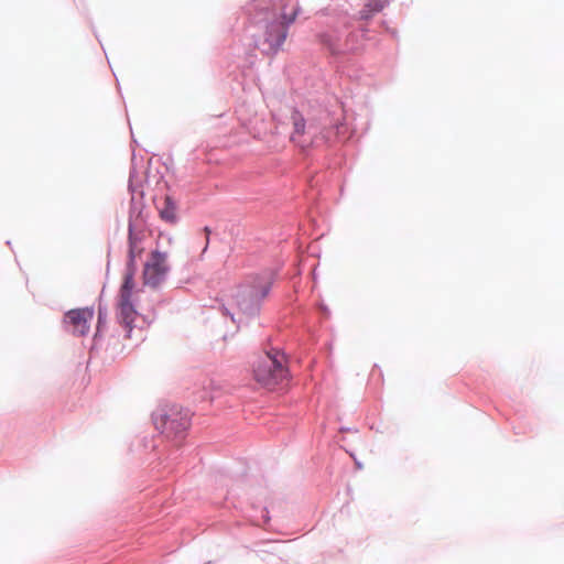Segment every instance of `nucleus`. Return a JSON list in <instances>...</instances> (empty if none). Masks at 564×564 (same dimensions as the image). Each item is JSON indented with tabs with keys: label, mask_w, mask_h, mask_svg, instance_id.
Wrapping results in <instances>:
<instances>
[{
	"label": "nucleus",
	"mask_w": 564,
	"mask_h": 564,
	"mask_svg": "<svg viewBox=\"0 0 564 564\" xmlns=\"http://www.w3.org/2000/svg\"><path fill=\"white\" fill-rule=\"evenodd\" d=\"M356 465L358 468H361V464L358 460H356Z\"/></svg>",
	"instance_id": "nucleus-14"
},
{
	"label": "nucleus",
	"mask_w": 564,
	"mask_h": 564,
	"mask_svg": "<svg viewBox=\"0 0 564 564\" xmlns=\"http://www.w3.org/2000/svg\"><path fill=\"white\" fill-rule=\"evenodd\" d=\"M94 318L91 307L76 308L68 311L64 316L66 329L75 336H86L90 329Z\"/></svg>",
	"instance_id": "nucleus-8"
},
{
	"label": "nucleus",
	"mask_w": 564,
	"mask_h": 564,
	"mask_svg": "<svg viewBox=\"0 0 564 564\" xmlns=\"http://www.w3.org/2000/svg\"><path fill=\"white\" fill-rule=\"evenodd\" d=\"M387 0H368L365 9L361 11L362 19H369L373 13L383 9Z\"/></svg>",
	"instance_id": "nucleus-11"
},
{
	"label": "nucleus",
	"mask_w": 564,
	"mask_h": 564,
	"mask_svg": "<svg viewBox=\"0 0 564 564\" xmlns=\"http://www.w3.org/2000/svg\"><path fill=\"white\" fill-rule=\"evenodd\" d=\"M166 259V253L152 252L151 258L144 264L143 280L145 285L156 288L164 281L169 272Z\"/></svg>",
	"instance_id": "nucleus-7"
},
{
	"label": "nucleus",
	"mask_w": 564,
	"mask_h": 564,
	"mask_svg": "<svg viewBox=\"0 0 564 564\" xmlns=\"http://www.w3.org/2000/svg\"><path fill=\"white\" fill-rule=\"evenodd\" d=\"M280 2L281 0H251L248 8L254 21L264 24L263 40L257 44L264 54H273L280 48L286 39L288 26L296 18L297 11L294 7L286 12Z\"/></svg>",
	"instance_id": "nucleus-2"
},
{
	"label": "nucleus",
	"mask_w": 564,
	"mask_h": 564,
	"mask_svg": "<svg viewBox=\"0 0 564 564\" xmlns=\"http://www.w3.org/2000/svg\"><path fill=\"white\" fill-rule=\"evenodd\" d=\"M130 189H131L132 192H134V187H133L132 183H130Z\"/></svg>",
	"instance_id": "nucleus-15"
},
{
	"label": "nucleus",
	"mask_w": 564,
	"mask_h": 564,
	"mask_svg": "<svg viewBox=\"0 0 564 564\" xmlns=\"http://www.w3.org/2000/svg\"><path fill=\"white\" fill-rule=\"evenodd\" d=\"M284 361V354L278 349L267 352L254 366L253 376L256 381L269 389L281 383L288 377Z\"/></svg>",
	"instance_id": "nucleus-4"
},
{
	"label": "nucleus",
	"mask_w": 564,
	"mask_h": 564,
	"mask_svg": "<svg viewBox=\"0 0 564 564\" xmlns=\"http://www.w3.org/2000/svg\"><path fill=\"white\" fill-rule=\"evenodd\" d=\"M270 276L256 275L236 288L224 304L225 314L229 315L234 323L240 325L256 316L260 311V302L270 291Z\"/></svg>",
	"instance_id": "nucleus-3"
},
{
	"label": "nucleus",
	"mask_w": 564,
	"mask_h": 564,
	"mask_svg": "<svg viewBox=\"0 0 564 564\" xmlns=\"http://www.w3.org/2000/svg\"><path fill=\"white\" fill-rule=\"evenodd\" d=\"M141 232L135 230V225L129 221V252L127 272L124 274L123 283L120 288L117 301V319L119 324L126 329L127 337L133 336V330H139L138 339H142V328L150 324L145 316L141 315L134 303L135 292L134 288V273L137 271L135 260L143 251L141 243Z\"/></svg>",
	"instance_id": "nucleus-1"
},
{
	"label": "nucleus",
	"mask_w": 564,
	"mask_h": 564,
	"mask_svg": "<svg viewBox=\"0 0 564 564\" xmlns=\"http://www.w3.org/2000/svg\"><path fill=\"white\" fill-rule=\"evenodd\" d=\"M153 422L166 438H182L189 426V412L177 405L162 408L153 414Z\"/></svg>",
	"instance_id": "nucleus-5"
},
{
	"label": "nucleus",
	"mask_w": 564,
	"mask_h": 564,
	"mask_svg": "<svg viewBox=\"0 0 564 564\" xmlns=\"http://www.w3.org/2000/svg\"><path fill=\"white\" fill-rule=\"evenodd\" d=\"M106 317H107V312L106 310L101 308L99 306V310H98V329L101 327V325L105 323L106 321Z\"/></svg>",
	"instance_id": "nucleus-12"
},
{
	"label": "nucleus",
	"mask_w": 564,
	"mask_h": 564,
	"mask_svg": "<svg viewBox=\"0 0 564 564\" xmlns=\"http://www.w3.org/2000/svg\"><path fill=\"white\" fill-rule=\"evenodd\" d=\"M291 123L290 140L300 149L307 150L324 142L319 127L314 122H307L300 112H292Z\"/></svg>",
	"instance_id": "nucleus-6"
},
{
	"label": "nucleus",
	"mask_w": 564,
	"mask_h": 564,
	"mask_svg": "<svg viewBox=\"0 0 564 564\" xmlns=\"http://www.w3.org/2000/svg\"><path fill=\"white\" fill-rule=\"evenodd\" d=\"M204 231L206 234V245H205V248H204V252L206 251L207 247H208V242H209V235H210V229L208 227H205L204 228Z\"/></svg>",
	"instance_id": "nucleus-13"
},
{
	"label": "nucleus",
	"mask_w": 564,
	"mask_h": 564,
	"mask_svg": "<svg viewBox=\"0 0 564 564\" xmlns=\"http://www.w3.org/2000/svg\"><path fill=\"white\" fill-rule=\"evenodd\" d=\"M321 40L334 55L351 53L357 48V35L352 33L345 34L338 31H330L323 34Z\"/></svg>",
	"instance_id": "nucleus-9"
},
{
	"label": "nucleus",
	"mask_w": 564,
	"mask_h": 564,
	"mask_svg": "<svg viewBox=\"0 0 564 564\" xmlns=\"http://www.w3.org/2000/svg\"><path fill=\"white\" fill-rule=\"evenodd\" d=\"M159 210H160L161 217L164 220H166L169 223H174L175 221V219H176L175 205L171 200L170 197H165L164 198L163 206L159 207Z\"/></svg>",
	"instance_id": "nucleus-10"
}]
</instances>
